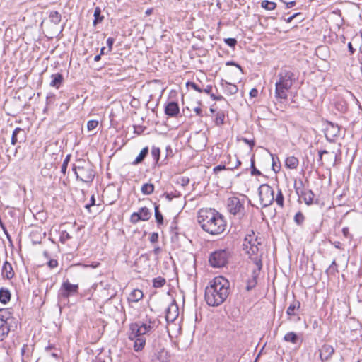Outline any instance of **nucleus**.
<instances>
[{"label":"nucleus","instance_id":"nucleus-6","mask_svg":"<svg viewBox=\"0 0 362 362\" xmlns=\"http://www.w3.org/2000/svg\"><path fill=\"white\" fill-rule=\"evenodd\" d=\"M13 320L12 313L8 309H0V341L8 336Z\"/></svg>","mask_w":362,"mask_h":362},{"label":"nucleus","instance_id":"nucleus-5","mask_svg":"<svg viewBox=\"0 0 362 362\" xmlns=\"http://www.w3.org/2000/svg\"><path fill=\"white\" fill-rule=\"evenodd\" d=\"M73 170L76 178L83 182L90 183L95 177V173L91 165L85 161L82 162L81 165H74Z\"/></svg>","mask_w":362,"mask_h":362},{"label":"nucleus","instance_id":"nucleus-61","mask_svg":"<svg viewBox=\"0 0 362 362\" xmlns=\"http://www.w3.org/2000/svg\"><path fill=\"white\" fill-rule=\"evenodd\" d=\"M225 168H226L225 165H217L214 168V172L217 173V172L221 171Z\"/></svg>","mask_w":362,"mask_h":362},{"label":"nucleus","instance_id":"nucleus-64","mask_svg":"<svg viewBox=\"0 0 362 362\" xmlns=\"http://www.w3.org/2000/svg\"><path fill=\"white\" fill-rule=\"evenodd\" d=\"M295 5H296V2L294 1H291L286 3V8H292Z\"/></svg>","mask_w":362,"mask_h":362},{"label":"nucleus","instance_id":"nucleus-34","mask_svg":"<svg viewBox=\"0 0 362 362\" xmlns=\"http://www.w3.org/2000/svg\"><path fill=\"white\" fill-rule=\"evenodd\" d=\"M284 341H286L287 342H291L293 344H296V342L298 341V336L295 332H290L286 333L284 335Z\"/></svg>","mask_w":362,"mask_h":362},{"label":"nucleus","instance_id":"nucleus-57","mask_svg":"<svg viewBox=\"0 0 362 362\" xmlns=\"http://www.w3.org/2000/svg\"><path fill=\"white\" fill-rule=\"evenodd\" d=\"M258 95V90L256 88H252L250 91V97L252 98H255L257 97Z\"/></svg>","mask_w":362,"mask_h":362},{"label":"nucleus","instance_id":"nucleus-51","mask_svg":"<svg viewBox=\"0 0 362 362\" xmlns=\"http://www.w3.org/2000/svg\"><path fill=\"white\" fill-rule=\"evenodd\" d=\"M149 240L152 243H157L158 240V234L157 233H153L149 237Z\"/></svg>","mask_w":362,"mask_h":362},{"label":"nucleus","instance_id":"nucleus-20","mask_svg":"<svg viewBox=\"0 0 362 362\" xmlns=\"http://www.w3.org/2000/svg\"><path fill=\"white\" fill-rule=\"evenodd\" d=\"M340 127L332 122H329L328 126L327 127V134L326 136L328 138L329 136L332 139L337 137L339 136Z\"/></svg>","mask_w":362,"mask_h":362},{"label":"nucleus","instance_id":"nucleus-8","mask_svg":"<svg viewBox=\"0 0 362 362\" xmlns=\"http://www.w3.org/2000/svg\"><path fill=\"white\" fill-rule=\"evenodd\" d=\"M274 191L271 186L263 184L259 187V195L263 207L271 205L274 201Z\"/></svg>","mask_w":362,"mask_h":362},{"label":"nucleus","instance_id":"nucleus-3","mask_svg":"<svg viewBox=\"0 0 362 362\" xmlns=\"http://www.w3.org/2000/svg\"><path fill=\"white\" fill-rule=\"evenodd\" d=\"M275 83V98L277 100H286L288 93L295 81V74L290 69H281Z\"/></svg>","mask_w":362,"mask_h":362},{"label":"nucleus","instance_id":"nucleus-23","mask_svg":"<svg viewBox=\"0 0 362 362\" xmlns=\"http://www.w3.org/2000/svg\"><path fill=\"white\" fill-rule=\"evenodd\" d=\"M260 271H257V267H256L255 269H253L252 271V279H249L247 281V286H246V289L247 291H250L252 290L253 288L255 287L257 281V278L259 274Z\"/></svg>","mask_w":362,"mask_h":362},{"label":"nucleus","instance_id":"nucleus-26","mask_svg":"<svg viewBox=\"0 0 362 362\" xmlns=\"http://www.w3.org/2000/svg\"><path fill=\"white\" fill-rule=\"evenodd\" d=\"M52 81L50 82V86L52 87H55L59 88L62 83L63 82L64 78L63 76L59 74H54L51 76Z\"/></svg>","mask_w":362,"mask_h":362},{"label":"nucleus","instance_id":"nucleus-55","mask_svg":"<svg viewBox=\"0 0 362 362\" xmlns=\"http://www.w3.org/2000/svg\"><path fill=\"white\" fill-rule=\"evenodd\" d=\"M115 40L112 37H108L107 40V45L108 47L109 51L111 52L112 49V45Z\"/></svg>","mask_w":362,"mask_h":362},{"label":"nucleus","instance_id":"nucleus-1","mask_svg":"<svg viewBox=\"0 0 362 362\" xmlns=\"http://www.w3.org/2000/svg\"><path fill=\"white\" fill-rule=\"evenodd\" d=\"M197 222L203 230L213 235L221 234L226 228L223 215L211 208L201 209L198 211Z\"/></svg>","mask_w":362,"mask_h":362},{"label":"nucleus","instance_id":"nucleus-36","mask_svg":"<svg viewBox=\"0 0 362 362\" xmlns=\"http://www.w3.org/2000/svg\"><path fill=\"white\" fill-rule=\"evenodd\" d=\"M45 351L47 354L55 358H58L59 356V351L57 350L54 346L49 345L45 347Z\"/></svg>","mask_w":362,"mask_h":362},{"label":"nucleus","instance_id":"nucleus-13","mask_svg":"<svg viewBox=\"0 0 362 362\" xmlns=\"http://www.w3.org/2000/svg\"><path fill=\"white\" fill-rule=\"evenodd\" d=\"M78 284H71L68 280L64 281L59 291L58 296L61 298H67L70 296L78 293Z\"/></svg>","mask_w":362,"mask_h":362},{"label":"nucleus","instance_id":"nucleus-45","mask_svg":"<svg viewBox=\"0 0 362 362\" xmlns=\"http://www.w3.org/2000/svg\"><path fill=\"white\" fill-rule=\"evenodd\" d=\"M70 158H71V155H67L65 158V159L63 161V163H62V168H61V172L63 173V174H65L66 173V169H67V166H68V164L70 161Z\"/></svg>","mask_w":362,"mask_h":362},{"label":"nucleus","instance_id":"nucleus-24","mask_svg":"<svg viewBox=\"0 0 362 362\" xmlns=\"http://www.w3.org/2000/svg\"><path fill=\"white\" fill-rule=\"evenodd\" d=\"M221 85L224 88L225 92L229 95L235 94L238 90L236 85L228 83L226 81L222 80Z\"/></svg>","mask_w":362,"mask_h":362},{"label":"nucleus","instance_id":"nucleus-38","mask_svg":"<svg viewBox=\"0 0 362 362\" xmlns=\"http://www.w3.org/2000/svg\"><path fill=\"white\" fill-rule=\"evenodd\" d=\"M165 279L161 276H158L153 279V286L154 288H161L165 284Z\"/></svg>","mask_w":362,"mask_h":362},{"label":"nucleus","instance_id":"nucleus-18","mask_svg":"<svg viewBox=\"0 0 362 362\" xmlns=\"http://www.w3.org/2000/svg\"><path fill=\"white\" fill-rule=\"evenodd\" d=\"M320 356L323 362L324 361L329 360L334 353V349L332 347V346L329 344H325L322 346L321 349L320 350Z\"/></svg>","mask_w":362,"mask_h":362},{"label":"nucleus","instance_id":"nucleus-29","mask_svg":"<svg viewBox=\"0 0 362 362\" xmlns=\"http://www.w3.org/2000/svg\"><path fill=\"white\" fill-rule=\"evenodd\" d=\"M11 299V293L8 289L1 288H0V302L2 303H7Z\"/></svg>","mask_w":362,"mask_h":362},{"label":"nucleus","instance_id":"nucleus-32","mask_svg":"<svg viewBox=\"0 0 362 362\" xmlns=\"http://www.w3.org/2000/svg\"><path fill=\"white\" fill-rule=\"evenodd\" d=\"M154 185L151 183H145L142 185L141 191L144 194L149 195L153 192Z\"/></svg>","mask_w":362,"mask_h":362},{"label":"nucleus","instance_id":"nucleus-47","mask_svg":"<svg viewBox=\"0 0 362 362\" xmlns=\"http://www.w3.org/2000/svg\"><path fill=\"white\" fill-rule=\"evenodd\" d=\"M98 125V122L97 120H90L87 123V129L88 131H92L95 129Z\"/></svg>","mask_w":362,"mask_h":362},{"label":"nucleus","instance_id":"nucleus-37","mask_svg":"<svg viewBox=\"0 0 362 362\" xmlns=\"http://www.w3.org/2000/svg\"><path fill=\"white\" fill-rule=\"evenodd\" d=\"M261 6L266 10L272 11L275 9V8L276 7V4L273 1L263 0L261 2Z\"/></svg>","mask_w":362,"mask_h":362},{"label":"nucleus","instance_id":"nucleus-31","mask_svg":"<svg viewBox=\"0 0 362 362\" xmlns=\"http://www.w3.org/2000/svg\"><path fill=\"white\" fill-rule=\"evenodd\" d=\"M94 20L93 25H95L99 23H101L104 19V16L101 15V10L99 7H96L94 10Z\"/></svg>","mask_w":362,"mask_h":362},{"label":"nucleus","instance_id":"nucleus-60","mask_svg":"<svg viewBox=\"0 0 362 362\" xmlns=\"http://www.w3.org/2000/svg\"><path fill=\"white\" fill-rule=\"evenodd\" d=\"M203 92L211 94V91L212 90V86L211 85H207L206 87L204 89H202Z\"/></svg>","mask_w":362,"mask_h":362},{"label":"nucleus","instance_id":"nucleus-41","mask_svg":"<svg viewBox=\"0 0 362 362\" xmlns=\"http://www.w3.org/2000/svg\"><path fill=\"white\" fill-rule=\"evenodd\" d=\"M224 120H225V115H224L223 112H222V111L218 112L216 115V118H215L216 124L218 126L221 125L224 123Z\"/></svg>","mask_w":362,"mask_h":362},{"label":"nucleus","instance_id":"nucleus-17","mask_svg":"<svg viewBox=\"0 0 362 362\" xmlns=\"http://www.w3.org/2000/svg\"><path fill=\"white\" fill-rule=\"evenodd\" d=\"M165 113L170 117H175L180 113V107L177 103L172 101L165 107Z\"/></svg>","mask_w":362,"mask_h":362},{"label":"nucleus","instance_id":"nucleus-42","mask_svg":"<svg viewBox=\"0 0 362 362\" xmlns=\"http://www.w3.org/2000/svg\"><path fill=\"white\" fill-rule=\"evenodd\" d=\"M304 221L305 216L301 211L297 212L294 216V221L297 225L301 226L303 223Z\"/></svg>","mask_w":362,"mask_h":362},{"label":"nucleus","instance_id":"nucleus-39","mask_svg":"<svg viewBox=\"0 0 362 362\" xmlns=\"http://www.w3.org/2000/svg\"><path fill=\"white\" fill-rule=\"evenodd\" d=\"M276 204L281 206V208L284 206V197L282 194L281 189H278L277 194L276 198L274 199Z\"/></svg>","mask_w":362,"mask_h":362},{"label":"nucleus","instance_id":"nucleus-62","mask_svg":"<svg viewBox=\"0 0 362 362\" xmlns=\"http://www.w3.org/2000/svg\"><path fill=\"white\" fill-rule=\"evenodd\" d=\"M337 249H340L341 248V243L339 242V241H334V242H332V241H329Z\"/></svg>","mask_w":362,"mask_h":362},{"label":"nucleus","instance_id":"nucleus-56","mask_svg":"<svg viewBox=\"0 0 362 362\" xmlns=\"http://www.w3.org/2000/svg\"><path fill=\"white\" fill-rule=\"evenodd\" d=\"M210 97H211V98L212 100H223V97L222 95H218V96H217V95H215V94H214V93H211V94H210Z\"/></svg>","mask_w":362,"mask_h":362},{"label":"nucleus","instance_id":"nucleus-7","mask_svg":"<svg viewBox=\"0 0 362 362\" xmlns=\"http://www.w3.org/2000/svg\"><path fill=\"white\" fill-rule=\"evenodd\" d=\"M152 329L150 324L135 322L129 325V339L135 337L145 338L144 335L148 333Z\"/></svg>","mask_w":362,"mask_h":362},{"label":"nucleus","instance_id":"nucleus-9","mask_svg":"<svg viewBox=\"0 0 362 362\" xmlns=\"http://www.w3.org/2000/svg\"><path fill=\"white\" fill-rule=\"evenodd\" d=\"M226 250H219L211 254L209 262L213 267H221L226 264L228 258Z\"/></svg>","mask_w":362,"mask_h":362},{"label":"nucleus","instance_id":"nucleus-4","mask_svg":"<svg viewBox=\"0 0 362 362\" xmlns=\"http://www.w3.org/2000/svg\"><path fill=\"white\" fill-rule=\"evenodd\" d=\"M165 340L157 337L152 343L154 351L152 362H169L170 355L165 348Z\"/></svg>","mask_w":362,"mask_h":362},{"label":"nucleus","instance_id":"nucleus-14","mask_svg":"<svg viewBox=\"0 0 362 362\" xmlns=\"http://www.w3.org/2000/svg\"><path fill=\"white\" fill-rule=\"evenodd\" d=\"M151 213L147 207H141L138 212H134L130 217L132 223H136L139 221H146L150 219Z\"/></svg>","mask_w":362,"mask_h":362},{"label":"nucleus","instance_id":"nucleus-25","mask_svg":"<svg viewBox=\"0 0 362 362\" xmlns=\"http://www.w3.org/2000/svg\"><path fill=\"white\" fill-rule=\"evenodd\" d=\"M129 339L134 341L133 348L135 351H139L144 348L146 344V338L135 337Z\"/></svg>","mask_w":362,"mask_h":362},{"label":"nucleus","instance_id":"nucleus-2","mask_svg":"<svg viewBox=\"0 0 362 362\" xmlns=\"http://www.w3.org/2000/svg\"><path fill=\"white\" fill-rule=\"evenodd\" d=\"M229 281L224 277H215L206 286L204 298L209 306H218L222 304L229 295Z\"/></svg>","mask_w":362,"mask_h":362},{"label":"nucleus","instance_id":"nucleus-52","mask_svg":"<svg viewBox=\"0 0 362 362\" xmlns=\"http://www.w3.org/2000/svg\"><path fill=\"white\" fill-rule=\"evenodd\" d=\"M343 235L349 239H352V235L349 233V229L347 227H344L342 228Z\"/></svg>","mask_w":362,"mask_h":362},{"label":"nucleus","instance_id":"nucleus-12","mask_svg":"<svg viewBox=\"0 0 362 362\" xmlns=\"http://www.w3.org/2000/svg\"><path fill=\"white\" fill-rule=\"evenodd\" d=\"M227 209L233 215L242 214L244 211L243 203L236 197H230L227 201Z\"/></svg>","mask_w":362,"mask_h":362},{"label":"nucleus","instance_id":"nucleus-27","mask_svg":"<svg viewBox=\"0 0 362 362\" xmlns=\"http://www.w3.org/2000/svg\"><path fill=\"white\" fill-rule=\"evenodd\" d=\"M49 18L51 23L58 25L61 22L62 15L58 11H51L49 12Z\"/></svg>","mask_w":362,"mask_h":362},{"label":"nucleus","instance_id":"nucleus-44","mask_svg":"<svg viewBox=\"0 0 362 362\" xmlns=\"http://www.w3.org/2000/svg\"><path fill=\"white\" fill-rule=\"evenodd\" d=\"M22 132H23V129L20 127H17L14 129V131L13 132V134H12V137H11V144L13 145H15L17 143V141H18L17 136L19 133H21Z\"/></svg>","mask_w":362,"mask_h":362},{"label":"nucleus","instance_id":"nucleus-40","mask_svg":"<svg viewBox=\"0 0 362 362\" xmlns=\"http://www.w3.org/2000/svg\"><path fill=\"white\" fill-rule=\"evenodd\" d=\"M155 218L158 225H161L163 223V217L162 214L159 211V206L155 205Z\"/></svg>","mask_w":362,"mask_h":362},{"label":"nucleus","instance_id":"nucleus-35","mask_svg":"<svg viewBox=\"0 0 362 362\" xmlns=\"http://www.w3.org/2000/svg\"><path fill=\"white\" fill-rule=\"evenodd\" d=\"M130 296L132 301L138 302L143 298L144 295L143 292L141 290L134 289V291H132Z\"/></svg>","mask_w":362,"mask_h":362},{"label":"nucleus","instance_id":"nucleus-11","mask_svg":"<svg viewBox=\"0 0 362 362\" xmlns=\"http://www.w3.org/2000/svg\"><path fill=\"white\" fill-rule=\"evenodd\" d=\"M294 188L298 196L303 199L305 204L309 206L313 203L315 194L312 190L305 189L302 181L300 182L299 186L296 184Z\"/></svg>","mask_w":362,"mask_h":362},{"label":"nucleus","instance_id":"nucleus-16","mask_svg":"<svg viewBox=\"0 0 362 362\" xmlns=\"http://www.w3.org/2000/svg\"><path fill=\"white\" fill-rule=\"evenodd\" d=\"M179 315V309L175 301H173L167 308L165 319L168 322H174Z\"/></svg>","mask_w":362,"mask_h":362},{"label":"nucleus","instance_id":"nucleus-33","mask_svg":"<svg viewBox=\"0 0 362 362\" xmlns=\"http://www.w3.org/2000/svg\"><path fill=\"white\" fill-rule=\"evenodd\" d=\"M327 276H334L338 272L337 264L336 260L334 259L330 266L326 269Z\"/></svg>","mask_w":362,"mask_h":362},{"label":"nucleus","instance_id":"nucleus-59","mask_svg":"<svg viewBox=\"0 0 362 362\" xmlns=\"http://www.w3.org/2000/svg\"><path fill=\"white\" fill-rule=\"evenodd\" d=\"M196 115L199 117H202V110L199 107H197L194 109Z\"/></svg>","mask_w":362,"mask_h":362},{"label":"nucleus","instance_id":"nucleus-30","mask_svg":"<svg viewBox=\"0 0 362 362\" xmlns=\"http://www.w3.org/2000/svg\"><path fill=\"white\" fill-rule=\"evenodd\" d=\"M148 153V147L144 148L140 151L139 156L136 158V159L133 162V164L136 165V164L141 163L144 160V158L146 157Z\"/></svg>","mask_w":362,"mask_h":362},{"label":"nucleus","instance_id":"nucleus-49","mask_svg":"<svg viewBox=\"0 0 362 362\" xmlns=\"http://www.w3.org/2000/svg\"><path fill=\"white\" fill-rule=\"evenodd\" d=\"M187 86L191 87L192 88H193L194 90H195L196 91H197L199 93L203 92L202 88H201L197 83H195L194 82H188L187 83Z\"/></svg>","mask_w":362,"mask_h":362},{"label":"nucleus","instance_id":"nucleus-50","mask_svg":"<svg viewBox=\"0 0 362 362\" xmlns=\"http://www.w3.org/2000/svg\"><path fill=\"white\" fill-rule=\"evenodd\" d=\"M251 168H252V172H251L252 175H261V172L259 170L255 168V161H254L253 159H252V160H251Z\"/></svg>","mask_w":362,"mask_h":362},{"label":"nucleus","instance_id":"nucleus-58","mask_svg":"<svg viewBox=\"0 0 362 362\" xmlns=\"http://www.w3.org/2000/svg\"><path fill=\"white\" fill-rule=\"evenodd\" d=\"M226 65H228H228H234V66H235L237 68H238V69L240 71V72H242V73H243V69H242V67H241L240 65H238V64L235 63L234 62H228L226 63Z\"/></svg>","mask_w":362,"mask_h":362},{"label":"nucleus","instance_id":"nucleus-43","mask_svg":"<svg viewBox=\"0 0 362 362\" xmlns=\"http://www.w3.org/2000/svg\"><path fill=\"white\" fill-rule=\"evenodd\" d=\"M160 151L158 147L153 146L151 149V156L156 162H158L160 158Z\"/></svg>","mask_w":362,"mask_h":362},{"label":"nucleus","instance_id":"nucleus-28","mask_svg":"<svg viewBox=\"0 0 362 362\" xmlns=\"http://www.w3.org/2000/svg\"><path fill=\"white\" fill-rule=\"evenodd\" d=\"M298 163V159L295 156H289L285 160L286 166L290 169H296Z\"/></svg>","mask_w":362,"mask_h":362},{"label":"nucleus","instance_id":"nucleus-63","mask_svg":"<svg viewBox=\"0 0 362 362\" xmlns=\"http://www.w3.org/2000/svg\"><path fill=\"white\" fill-rule=\"evenodd\" d=\"M95 200L94 195H92L91 197H90V204H87L86 206V208H89L90 206L95 205Z\"/></svg>","mask_w":362,"mask_h":362},{"label":"nucleus","instance_id":"nucleus-54","mask_svg":"<svg viewBox=\"0 0 362 362\" xmlns=\"http://www.w3.org/2000/svg\"><path fill=\"white\" fill-rule=\"evenodd\" d=\"M47 265L49 268L54 269L58 266V262L56 259H50L47 262Z\"/></svg>","mask_w":362,"mask_h":362},{"label":"nucleus","instance_id":"nucleus-21","mask_svg":"<svg viewBox=\"0 0 362 362\" xmlns=\"http://www.w3.org/2000/svg\"><path fill=\"white\" fill-rule=\"evenodd\" d=\"M1 274H2L3 277L6 278L7 279H11L14 276V272H13V267H12L11 264L9 262H8L7 261H6L4 263V265H3L2 269H1Z\"/></svg>","mask_w":362,"mask_h":362},{"label":"nucleus","instance_id":"nucleus-19","mask_svg":"<svg viewBox=\"0 0 362 362\" xmlns=\"http://www.w3.org/2000/svg\"><path fill=\"white\" fill-rule=\"evenodd\" d=\"M300 303L298 300H293L288 307L286 314L288 316V319L291 320L292 317L298 315V312L300 309Z\"/></svg>","mask_w":362,"mask_h":362},{"label":"nucleus","instance_id":"nucleus-48","mask_svg":"<svg viewBox=\"0 0 362 362\" xmlns=\"http://www.w3.org/2000/svg\"><path fill=\"white\" fill-rule=\"evenodd\" d=\"M225 43L230 47L234 48L237 44V40L235 38H226L224 39Z\"/></svg>","mask_w":362,"mask_h":362},{"label":"nucleus","instance_id":"nucleus-53","mask_svg":"<svg viewBox=\"0 0 362 362\" xmlns=\"http://www.w3.org/2000/svg\"><path fill=\"white\" fill-rule=\"evenodd\" d=\"M324 154H329V152L326 150H322V151H319V159H318V162H320V165H323V163H322V156Z\"/></svg>","mask_w":362,"mask_h":362},{"label":"nucleus","instance_id":"nucleus-22","mask_svg":"<svg viewBox=\"0 0 362 362\" xmlns=\"http://www.w3.org/2000/svg\"><path fill=\"white\" fill-rule=\"evenodd\" d=\"M33 348L28 345H23L21 349V356L23 362H30L33 354Z\"/></svg>","mask_w":362,"mask_h":362},{"label":"nucleus","instance_id":"nucleus-46","mask_svg":"<svg viewBox=\"0 0 362 362\" xmlns=\"http://www.w3.org/2000/svg\"><path fill=\"white\" fill-rule=\"evenodd\" d=\"M71 238V235L66 231H62L59 240L62 243H65L67 240Z\"/></svg>","mask_w":362,"mask_h":362},{"label":"nucleus","instance_id":"nucleus-10","mask_svg":"<svg viewBox=\"0 0 362 362\" xmlns=\"http://www.w3.org/2000/svg\"><path fill=\"white\" fill-rule=\"evenodd\" d=\"M262 245H256L251 249L245 250L244 251L248 255L249 258L253 264L257 267V271H261L262 268V255L263 252L260 248Z\"/></svg>","mask_w":362,"mask_h":362},{"label":"nucleus","instance_id":"nucleus-15","mask_svg":"<svg viewBox=\"0 0 362 362\" xmlns=\"http://www.w3.org/2000/svg\"><path fill=\"white\" fill-rule=\"evenodd\" d=\"M256 245H262L261 238L256 236L255 233L252 231L251 233L247 234L245 237L243 243V250L251 249Z\"/></svg>","mask_w":362,"mask_h":362}]
</instances>
